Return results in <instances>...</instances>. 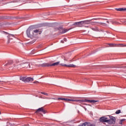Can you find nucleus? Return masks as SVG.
Wrapping results in <instances>:
<instances>
[{
	"label": "nucleus",
	"instance_id": "obj_31",
	"mask_svg": "<svg viewBox=\"0 0 126 126\" xmlns=\"http://www.w3.org/2000/svg\"><path fill=\"white\" fill-rule=\"evenodd\" d=\"M109 45L110 47H112L113 46V44H109Z\"/></svg>",
	"mask_w": 126,
	"mask_h": 126
},
{
	"label": "nucleus",
	"instance_id": "obj_15",
	"mask_svg": "<svg viewBox=\"0 0 126 126\" xmlns=\"http://www.w3.org/2000/svg\"><path fill=\"white\" fill-rule=\"evenodd\" d=\"M116 10L117 11H126V8H116Z\"/></svg>",
	"mask_w": 126,
	"mask_h": 126
},
{
	"label": "nucleus",
	"instance_id": "obj_12",
	"mask_svg": "<svg viewBox=\"0 0 126 126\" xmlns=\"http://www.w3.org/2000/svg\"><path fill=\"white\" fill-rule=\"evenodd\" d=\"M51 64L49 63H43L39 65V66H41L42 67H44L45 66H50Z\"/></svg>",
	"mask_w": 126,
	"mask_h": 126
},
{
	"label": "nucleus",
	"instance_id": "obj_27",
	"mask_svg": "<svg viewBox=\"0 0 126 126\" xmlns=\"http://www.w3.org/2000/svg\"><path fill=\"white\" fill-rule=\"evenodd\" d=\"M41 94H43V95H45V96H48L49 95V94L44 92H41Z\"/></svg>",
	"mask_w": 126,
	"mask_h": 126
},
{
	"label": "nucleus",
	"instance_id": "obj_30",
	"mask_svg": "<svg viewBox=\"0 0 126 126\" xmlns=\"http://www.w3.org/2000/svg\"><path fill=\"white\" fill-rule=\"evenodd\" d=\"M33 83H39V82L38 81H34Z\"/></svg>",
	"mask_w": 126,
	"mask_h": 126
},
{
	"label": "nucleus",
	"instance_id": "obj_4",
	"mask_svg": "<svg viewBox=\"0 0 126 126\" xmlns=\"http://www.w3.org/2000/svg\"><path fill=\"white\" fill-rule=\"evenodd\" d=\"M33 29H28L27 30V35L28 37L30 38L31 37H33L34 35H35V33H33Z\"/></svg>",
	"mask_w": 126,
	"mask_h": 126
},
{
	"label": "nucleus",
	"instance_id": "obj_32",
	"mask_svg": "<svg viewBox=\"0 0 126 126\" xmlns=\"http://www.w3.org/2000/svg\"><path fill=\"white\" fill-rule=\"evenodd\" d=\"M61 43H64V42L63 40H61Z\"/></svg>",
	"mask_w": 126,
	"mask_h": 126
},
{
	"label": "nucleus",
	"instance_id": "obj_38",
	"mask_svg": "<svg viewBox=\"0 0 126 126\" xmlns=\"http://www.w3.org/2000/svg\"><path fill=\"white\" fill-rule=\"evenodd\" d=\"M124 47H126V45H124Z\"/></svg>",
	"mask_w": 126,
	"mask_h": 126
},
{
	"label": "nucleus",
	"instance_id": "obj_28",
	"mask_svg": "<svg viewBox=\"0 0 126 126\" xmlns=\"http://www.w3.org/2000/svg\"><path fill=\"white\" fill-rule=\"evenodd\" d=\"M95 126V125L93 124H90V123H89V126Z\"/></svg>",
	"mask_w": 126,
	"mask_h": 126
},
{
	"label": "nucleus",
	"instance_id": "obj_1",
	"mask_svg": "<svg viewBox=\"0 0 126 126\" xmlns=\"http://www.w3.org/2000/svg\"><path fill=\"white\" fill-rule=\"evenodd\" d=\"M58 101L60 100H62V101H71V102H77V103H83L85 102L86 103H91V104H96L97 102H98V100H74V99H70L67 98H58L57 99Z\"/></svg>",
	"mask_w": 126,
	"mask_h": 126
},
{
	"label": "nucleus",
	"instance_id": "obj_24",
	"mask_svg": "<svg viewBox=\"0 0 126 126\" xmlns=\"http://www.w3.org/2000/svg\"><path fill=\"white\" fill-rule=\"evenodd\" d=\"M92 29L93 31H99V29H98V28H92Z\"/></svg>",
	"mask_w": 126,
	"mask_h": 126
},
{
	"label": "nucleus",
	"instance_id": "obj_22",
	"mask_svg": "<svg viewBox=\"0 0 126 126\" xmlns=\"http://www.w3.org/2000/svg\"><path fill=\"white\" fill-rule=\"evenodd\" d=\"M62 32H61V33L62 34H64V33H66V32H67V31H68V30L64 29H62Z\"/></svg>",
	"mask_w": 126,
	"mask_h": 126
},
{
	"label": "nucleus",
	"instance_id": "obj_29",
	"mask_svg": "<svg viewBox=\"0 0 126 126\" xmlns=\"http://www.w3.org/2000/svg\"><path fill=\"white\" fill-rule=\"evenodd\" d=\"M63 41H64L65 42H66V41H67L66 38H64Z\"/></svg>",
	"mask_w": 126,
	"mask_h": 126
},
{
	"label": "nucleus",
	"instance_id": "obj_9",
	"mask_svg": "<svg viewBox=\"0 0 126 126\" xmlns=\"http://www.w3.org/2000/svg\"><path fill=\"white\" fill-rule=\"evenodd\" d=\"M60 65H62L63 66H67V67H75V66H76L73 64H65L64 63H61Z\"/></svg>",
	"mask_w": 126,
	"mask_h": 126
},
{
	"label": "nucleus",
	"instance_id": "obj_10",
	"mask_svg": "<svg viewBox=\"0 0 126 126\" xmlns=\"http://www.w3.org/2000/svg\"><path fill=\"white\" fill-rule=\"evenodd\" d=\"M14 37V35L13 34H8L7 36L8 41L7 44H9L10 43V40H12V38Z\"/></svg>",
	"mask_w": 126,
	"mask_h": 126
},
{
	"label": "nucleus",
	"instance_id": "obj_20",
	"mask_svg": "<svg viewBox=\"0 0 126 126\" xmlns=\"http://www.w3.org/2000/svg\"><path fill=\"white\" fill-rule=\"evenodd\" d=\"M89 125V123L86 122L83 124L79 125V126H88Z\"/></svg>",
	"mask_w": 126,
	"mask_h": 126
},
{
	"label": "nucleus",
	"instance_id": "obj_35",
	"mask_svg": "<svg viewBox=\"0 0 126 126\" xmlns=\"http://www.w3.org/2000/svg\"><path fill=\"white\" fill-rule=\"evenodd\" d=\"M106 22H107V23H108V24H110V22L107 21Z\"/></svg>",
	"mask_w": 126,
	"mask_h": 126
},
{
	"label": "nucleus",
	"instance_id": "obj_23",
	"mask_svg": "<svg viewBox=\"0 0 126 126\" xmlns=\"http://www.w3.org/2000/svg\"><path fill=\"white\" fill-rule=\"evenodd\" d=\"M125 121H126V119H121L120 120V122H119L120 125H123V123H124V122H125Z\"/></svg>",
	"mask_w": 126,
	"mask_h": 126
},
{
	"label": "nucleus",
	"instance_id": "obj_11",
	"mask_svg": "<svg viewBox=\"0 0 126 126\" xmlns=\"http://www.w3.org/2000/svg\"><path fill=\"white\" fill-rule=\"evenodd\" d=\"M39 112H41L43 114H46V111L44 109L43 107H41V108H39L38 109H37L35 113H39Z\"/></svg>",
	"mask_w": 126,
	"mask_h": 126
},
{
	"label": "nucleus",
	"instance_id": "obj_37",
	"mask_svg": "<svg viewBox=\"0 0 126 126\" xmlns=\"http://www.w3.org/2000/svg\"><path fill=\"white\" fill-rule=\"evenodd\" d=\"M124 22H125V24H126V21H125Z\"/></svg>",
	"mask_w": 126,
	"mask_h": 126
},
{
	"label": "nucleus",
	"instance_id": "obj_13",
	"mask_svg": "<svg viewBox=\"0 0 126 126\" xmlns=\"http://www.w3.org/2000/svg\"><path fill=\"white\" fill-rule=\"evenodd\" d=\"M33 80L34 79H33V78L32 77L26 78V82H30L33 81Z\"/></svg>",
	"mask_w": 126,
	"mask_h": 126
},
{
	"label": "nucleus",
	"instance_id": "obj_25",
	"mask_svg": "<svg viewBox=\"0 0 126 126\" xmlns=\"http://www.w3.org/2000/svg\"><path fill=\"white\" fill-rule=\"evenodd\" d=\"M68 55H69V53H68V54H67V56H66V57H65L64 59V61H66V62H67V60H68V57H67V56H68Z\"/></svg>",
	"mask_w": 126,
	"mask_h": 126
},
{
	"label": "nucleus",
	"instance_id": "obj_26",
	"mask_svg": "<svg viewBox=\"0 0 126 126\" xmlns=\"http://www.w3.org/2000/svg\"><path fill=\"white\" fill-rule=\"evenodd\" d=\"M120 113H121V110H118L115 112V114H116V115H119V114Z\"/></svg>",
	"mask_w": 126,
	"mask_h": 126
},
{
	"label": "nucleus",
	"instance_id": "obj_2",
	"mask_svg": "<svg viewBox=\"0 0 126 126\" xmlns=\"http://www.w3.org/2000/svg\"><path fill=\"white\" fill-rule=\"evenodd\" d=\"M31 66H30V63H23L21 61H16L15 63L14 64V68H16L17 69H19L20 68H30Z\"/></svg>",
	"mask_w": 126,
	"mask_h": 126
},
{
	"label": "nucleus",
	"instance_id": "obj_17",
	"mask_svg": "<svg viewBox=\"0 0 126 126\" xmlns=\"http://www.w3.org/2000/svg\"><path fill=\"white\" fill-rule=\"evenodd\" d=\"M59 64H60V62L50 64V66H56L57 65H59Z\"/></svg>",
	"mask_w": 126,
	"mask_h": 126
},
{
	"label": "nucleus",
	"instance_id": "obj_33",
	"mask_svg": "<svg viewBox=\"0 0 126 126\" xmlns=\"http://www.w3.org/2000/svg\"><path fill=\"white\" fill-rule=\"evenodd\" d=\"M2 32V33H5L6 34H8V33L6 32Z\"/></svg>",
	"mask_w": 126,
	"mask_h": 126
},
{
	"label": "nucleus",
	"instance_id": "obj_3",
	"mask_svg": "<svg viewBox=\"0 0 126 126\" xmlns=\"http://www.w3.org/2000/svg\"><path fill=\"white\" fill-rule=\"evenodd\" d=\"M90 24H91V25H98V26H107V24L105 23H102V22H90Z\"/></svg>",
	"mask_w": 126,
	"mask_h": 126
},
{
	"label": "nucleus",
	"instance_id": "obj_34",
	"mask_svg": "<svg viewBox=\"0 0 126 126\" xmlns=\"http://www.w3.org/2000/svg\"><path fill=\"white\" fill-rule=\"evenodd\" d=\"M25 126H29V125H28V124L25 125Z\"/></svg>",
	"mask_w": 126,
	"mask_h": 126
},
{
	"label": "nucleus",
	"instance_id": "obj_7",
	"mask_svg": "<svg viewBox=\"0 0 126 126\" xmlns=\"http://www.w3.org/2000/svg\"><path fill=\"white\" fill-rule=\"evenodd\" d=\"M76 26V27H83L82 21L74 23L72 26Z\"/></svg>",
	"mask_w": 126,
	"mask_h": 126
},
{
	"label": "nucleus",
	"instance_id": "obj_14",
	"mask_svg": "<svg viewBox=\"0 0 126 126\" xmlns=\"http://www.w3.org/2000/svg\"><path fill=\"white\" fill-rule=\"evenodd\" d=\"M110 23H112V24H113V25H118V24H120V23L115 20H111L110 21Z\"/></svg>",
	"mask_w": 126,
	"mask_h": 126
},
{
	"label": "nucleus",
	"instance_id": "obj_39",
	"mask_svg": "<svg viewBox=\"0 0 126 126\" xmlns=\"http://www.w3.org/2000/svg\"><path fill=\"white\" fill-rule=\"evenodd\" d=\"M70 62H72V60H70Z\"/></svg>",
	"mask_w": 126,
	"mask_h": 126
},
{
	"label": "nucleus",
	"instance_id": "obj_19",
	"mask_svg": "<svg viewBox=\"0 0 126 126\" xmlns=\"http://www.w3.org/2000/svg\"><path fill=\"white\" fill-rule=\"evenodd\" d=\"M33 34H34L33 35V36H36V35H37V34H38V33H39V30H33Z\"/></svg>",
	"mask_w": 126,
	"mask_h": 126
},
{
	"label": "nucleus",
	"instance_id": "obj_18",
	"mask_svg": "<svg viewBox=\"0 0 126 126\" xmlns=\"http://www.w3.org/2000/svg\"><path fill=\"white\" fill-rule=\"evenodd\" d=\"M20 80H22V81H24V82H26V77H24V76L20 77Z\"/></svg>",
	"mask_w": 126,
	"mask_h": 126
},
{
	"label": "nucleus",
	"instance_id": "obj_21",
	"mask_svg": "<svg viewBox=\"0 0 126 126\" xmlns=\"http://www.w3.org/2000/svg\"><path fill=\"white\" fill-rule=\"evenodd\" d=\"M39 98H41V99H53V100H58V98H51V97H45L44 98L42 96H39Z\"/></svg>",
	"mask_w": 126,
	"mask_h": 126
},
{
	"label": "nucleus",
	"instance_id": "obj_6",
	"mask_svg": "<svg viewBox=\"0 0 126 126\" xmlns=\"http://www.w3.org/2000/svg\"><path fill=\"white\" fill-rule=\"evenodd\" d=\"M91 20H85L82 21V23L83 24V27H88V26H86L85 25H89L90 24V22Z\"/></svg>",
	"mask_w": 126,
	"mask_h": 126
},
{
	"label": "nucleus",
	"instance_id": "obj_8",
	"mask_svg": "<svg viewBox=\"0 0 126 126\" xmlns=\"http://www.w3.org/2000/svg\"><path fill=\"white\" fill-rule=\"evenodd\" d=\"M99 122H101V123H108V118L104 117H101L99 119Z\"/></svg>",
	"mask_w": 126,
	"mask_h": 126
},
{
	"label": "nucleus",
	"instance_id": "obj_5",
	"mask_svg": "<svg viewBox=\"0 0 126 126\" xmlns=\"http://www.w3.org/2000/svg\"><path fill=\"white\" fill-rule=\"evenodd\" d=\"M109 120H107V123L109 124L110 125L114 124L116 123V118L113 117V116H110V117Z\"/></svg>",
	"mask_w": 126,
	"mask_h": 126
},
{
	"label": "nucleus",
	"instance_id": "obj_16",
	"mask_svg": "<svg viewBox=\"0 0 126 126\" xmlns=\"http://www.w3.org/2000/svg\"><path fill=\"white\" fill-rule=\"evenodd\" d=\"M13 63V62L12 61H9L7 63H6L5 65L4 66H7V65H11Z\"/></svg>",
	"mask_w": 126,
	"mask_h": 126
},
{
	"label": "nucleus",
	"instance_id": "obj_36",
	"mask_svg": "<svg viewBox=\"0 0 126 126\" xmlns=\"http://www.w3.org/2000/svg\"><path fill=\"white\" fill-rule=\"evenodd\" d=\"M94 20H97L98 19H94Z\"/></svg>",
	"mask_w": 126,
	"mask_h": 126
}]
</instances>
